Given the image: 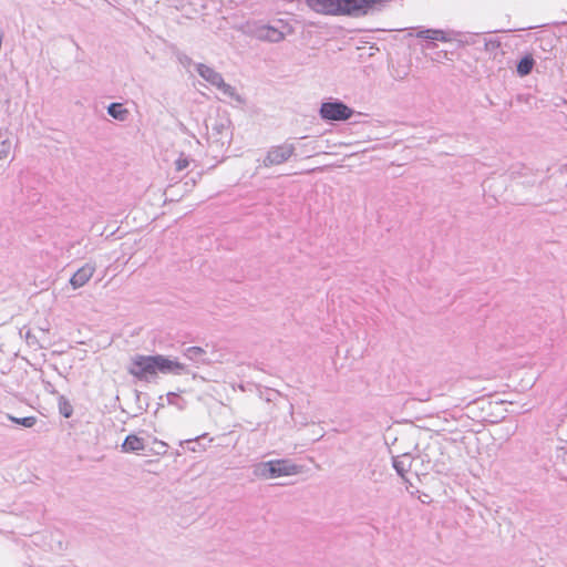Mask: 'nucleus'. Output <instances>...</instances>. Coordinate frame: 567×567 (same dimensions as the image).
<instances>
[{"label":"nucleus","instance_id":"nucleus-10","mask_svg":"<svg viewBox=\"0 0 567 567\" xmlns=\"http://www.w3.org/2000/svg\"><path fill=\"white\" fill-rule=\"evenodd\" d=\"M124 453H136L145 449L144 440L135 434H130L125 437L121 445Z\"/></svg>","mask_w":567,"mask_h":567},{"label":"nucleus","instance_id":"nucleus-24","mask_svg":"<svg viewBox=\"0 0 567 567\" xmlns=\"http://www.w3.org/2000/svg\"><path fill=\"white\" fill-rule=\"evenodd\" d=\"M178 60L181 61V63H183L184 65H189L193 61L189 56L183 54V55H179Z\"/></svg>","mask_w":567,"mask_h":567},{"label":"nucleus","instance_id":"nucleus-20","mask_svg":"<svg viewBox=\"0 0 567 567\" xmlns=\"http://www.w3.org/2000/svg\"><path fill=\"white\" fill-rule=\"evenodd\" d=\"M8 417L13 423H16L18 425H21V426H24V427H28V429L34 426L35 423H37V417L35 416L14 417V416L8 415Z\"/></svg>","mask_w":567,"mask_h":567},{"label":"nucleus","instance_id":"nucleus-18","mask_svg":"<svg viewBox=\"0 0 567 567\" xmlns=\"http://www.w3.org/2000/svg\"><path fill=\"white\" fill-rule=\"evenodd\" d=\"M224 95L228 96L231 100L237 102H243L241 96L237 93L236 89L230 84H227L224 80L220 85L217 87Z\"/></svg>","mask_w":567,"mask_h":567},{"label":"nucleus","instance_id":"nucleus-15","mask_svg":"<svg viewBox=\"0 0 567 567\" xmlns=\"http://www.w3.org/2000/svg\"><path fill=\"white\" fill-rule=\"evenodd\" d=\"M11 146L9 132L7 130L0 131V159H6L9 156Z\"/></svg>","mask_w":567,"mask_h":567},{"label":"nucleus","instance_id":"nucleus-22","mask_svg":"<svg viewBox=\"0 0 567 567\" xmlns=\"http://www.w3.org/2000/svg\"><path fill=\"white\" fill-rule=\"evenodd\" d=\"M501 47V41L497 39L485 40L484 48L487 52H494Z\"/></svg>","mask_w":567,"mask_h":567},{"label":"nucleus","instance_id":"nucleus-1","mask_svg":"<svg viewBox=\"0 0 567 567\" xmlns=\"http://www.w3.org/2000/svg\"><path fill=\"white\" fill-rule=\"evenodd\" d=\"M127 372L140 381L151 382L158 373L181 375L187 373L186 365L162 354H135L131 359Z\"/></svg>","mask_w":567,"mask_h":567},{"label":"nucleus","instance_id":"nucleus-19","mask_svg":"<svg viewBox=\"0 0 567 567\" xmlns=\"http://www.w3.org/2000/svg\"><path fill=\"white\" fill-rule=\"evenodd\" d=\"M58 405H59V412L61 415H63L66 419L72 416L73 406L71 405V403L69 402V400L65 396L60 395Z\"/></svg>","mask_w":567,"mask_h":567},{"label":"nucleus","instance_id":"nucleus-12","mask_svg":"<svg viewBox=\"0 0 567 567\" xmlns=\"http://www.w3.org/2000/svg\"><path fill=\"white\" fill-rule=\"evenodd\" d=\"M535 66V60L530 53L525 54L516 64V72L519 76H527Z\"/></svg>","mask_w":567,"mask_h":567},{"label":"nucleus","instance_id":"nucleus-16","mask_svg":"<svg viewBox=\"0 0 567 567\" xmlns=\"http://www.w3.org/2000/svg\"><path fill=\"white\" fill-rule=\"evenodd\" d=\"M206 439H207V435L203 434V435L197 436L196 439L186 440L184 442H181V445L183 446L185 444L187 450H189L192 452H200L206 449V446L202 444V441L206 440Z\"/></svg>","mask_w":567,"mask_h":567},{"label":"nucleus","instance_id":"nucleus-5","mask_svg":"<svg viewBox=\"0 0 567 567\" xmlns=\"http://www.w3.org/2000/svg\"><path fill=\"white\" fill-rule=\"evenodd\" d=\"M270 478L280 476H289L298 473L297 465L289 460H271L268 461Z\"/></svg>","mask_w":567,"mask_h":567},{"label":"nucleus","instance_id":"nucleus-23","mask_svg":"<svg viewBox=\"0 0 567 567\" xmlns=\"http://www.w3.org/2000/svg\"><path fill=\"white\" fill-rule=\"evenodd\" d=\"M189 165V161L184 154H182L176 161H175V167L177 172H181L185 169Z\"/></svg>","mask_w":567,"mask_h":567},{"label":"nucleus","instance_id":"nucleus-8","mask_svg":"<svg viewBox=\"0 0 567 567\" xmlns=\"http://www.w3.org/2000/svg\"><path fill=\"white\" fill-rule=\"evenodd\" d=\"M195 66L199 76L203 78L210 85L218 87V85L223 83V75L213 68L204 63H196Z\"/></svg>","mask_w":567,"mask_h":567},{"label":"nucleus","instance_id":"nucleus-9","mask_svg":"<svg viewBox=\"0 0 567 567\" xmlns=\"http://www.w3.org/2000/svg\"><path fill=\"white\" fill-rule=\"evenodd\" d=\"M256 35L259 40L278 43L285 39V33L272 25H261Z\"/></svg>","mask_w":567,"mask_h":567},{"label":"nucleus","instance_id":"nucleus-6","mask_svg":"<svg viewBox=\"0 0 567 567\" xmlns=\"http://www.w3.org/2000/svg\"><path fill=\"white\" fill-rule=\"evenodd\" d=\"M416 37L426 40V49L435 47V41L450 42L453 40L452 33L439 29H424L416 33Z\"/></svg>","mask_w":567,"mask_h":567},{"label":"nucleus","instance_id":"nucleus-3","mask_svg":"<svg viewBox=\"0 0 567 567\" xmlns=\"http://www.w3.org/2000/svg\"><path fill=\"white\" fill-rule=\"evenodd\" d=\"M295 146L288 143L271 146L261 161V165L264 167L281 165L289 161V158L295 154Z\"/></svg>","mask_w":567,"mask_h":567},{"label":"nucleus","instance_id":"nucleus-25","mask_svg":"<svg viewBox=\"0 0 567 567\" xmlns=\"http://www.w3.org/2000/svg\"><path fill=\"white\" fill-rule=\"evenodd\" d=\"M178 395L174 392L167 393V401L168 403H173V400L176 399Z\"/></svg>","mask_w":567,"mask_h":567},{"label":"nucleus","instance_id":"nucleus-14","mask_svg":"<svg viewBox=\"0 0 567 567\" xmlns=\"http://www.w3.org/2000/svg\"><path fill=\"white\" fill-rule=\"evenodd\" d=\"M107 114L117 121H125L128 116V110L122 103H111L107 106Z\"/></svg>","mask_w":567,"mask_h":567},{"label":"nucleus","instance_id":"nucleus-17","mask_svg":"<svg viewBox=\"0 0 567 567\" xmlns=\"http://www.w3.org/2000/svg\"><path fill=\"white\" fill-rule=\"evenodd\" d=\"M252 474L257 478L269 480V465L267 462H259L252 466Z\"/></svg>","mask_w":567,"mask_h":567},{"label":"nucleus","instance_id":"nucleus-26","mask_svg":"<svg viewBox=\"0 0 567 567\" xmlns=\"http://www.w3.org/2000/svg\"><path fill=\"white\" fill-rule=\"evenodd\" d=\"M179 128L183 133L188 134V130L183 123H181Z\"/></svg>","mask_w":567,"mask_h":567},{"label":"nucleus","instance_id":"nucleus-13","mask_svg":"<svg viewBox=\"0 0 567 567\" xmlns=\"http://www.w3.org/2000/svg\"><path fill=\"white\" fill-rule=\"evenodd\" d=\"M184 355L195 363H208L206 351L202 347H188L184 350Z\"/></svg>","mask_w":567,"mask_h":567},{"label":"nucleus","instance_id":"nucleus-21","mask_svg":"<svg viewBox=\"0 0 567 567\" xmlns=\"http://www.w3.org/2000/svg\"><path fill=\"white\" fill-rule=\"evenodd\" d=\"M24 339H25V342L29 347L31 348H34V349H41L43 348L42 344H40L37 336L31 331V330H28L24 334Z\"/></svg>","mask_w":567,"mask_h":567},{"label":"nucleus","instance_id":"nucleus-7","mask_svg":"<svg viewBox=\"0 0 567 567\" xmlns=\"http://www.w3.org/2000/svg\"><path fill=\"white\" fill-rule=\"evenodd\" d=\"M95 272V266L92 264H85L78 269L70 279V284L74 289L83 287Z\"/></svg>","mask_w":567,"mask_h":567},{"label":"nucleus","instance_id":"nucleus-27","mask_svg":"<svg viewBox=\"0 0 567 567\" xmlns=\"http://www.w3.org/2000/svg\"><path fill=\"white\" fill-rule=\"evenodd\" d=\"M563 460H564L565 463H567V451L564 452Z\"/></svg>","mask_w":567,"mask_h":567},{"label":"nucleus","instance_id":"nucleus-2","mask_svg":"<svg viewBox=\"0 0 567 567\" xmlns=\"http://www.w3.org/2000/svg\"><path fill=\"white\" fill-rule=\"evenodd\" d=\"M354 111L340 100H330L321 103L319 115L327 122L347 121L353 115Z\"/></svg>","mask_w":567,"mask_h":567},{"label":"nucleus","instance_id":"nucleus-4","mask_svg":"<svg viewBox=\"0 0 567 567\" xmlns=\"http://www.w3.org/2000/svg\"><path fill=\"white\" fill-rule=\"evenodd\" d=\"M209 138L213 143L224 146L230 144L233 138L231 122L227 117H218L212 124V133Z\"/></svg>","mask_w":567,"mask_h":567},{"label":"nucleus","instance_id":"nucleus-11","mask_svg":"<svg viewBox=\"0 0 567 567\" xmlns=\"http://www.w3.org/2000/svg\"><path fill=\"white\" fill-rule=\"evenodd\" d=\"M412 465V457L410 454H403L401 456L393 457V467L399 476L404 478Z\"/></svg>","mask_w":567,"mask_h":567}]
</instances>
